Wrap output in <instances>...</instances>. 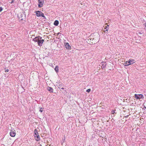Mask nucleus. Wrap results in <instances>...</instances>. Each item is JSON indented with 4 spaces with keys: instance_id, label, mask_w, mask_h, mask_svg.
I'll use <instances>...</instances> for the list:
<instances>
[{
    "instance_id": "aec40b11",
    "label": "nucleus",
    "mask_w": 146,
    "mask_h": 146,
    "mask_svg": "<svg viewBox=\"0 0 146 146\" xmlns=\"http://www.w3.org/2000/svg\"><path fill=\"white\" fill-rule=\"evenodd\" d=\"M91 90L90 89H89L86 90V92L88 93L90 92Z\"/></svg>"
},
{
    "instance_id": "393cba45",
    "label": "nucleus",
    "mask_w": 146,
    "mask_h": 146,
    "mask_svg": "<svg viewBox=\"0 0 146 146\" xmlns=\"http://www.w3.org/2000/svg\"><path fill=\"white\" fill-rule=\"evenodd\" d=\"M61 89L63 90L64 89V88H61Z\"/></svg>"
},
{
    "instance_id": "4468645a",
    "label": "nucleus",
    "mask_w": 146,
    "mask_h": 146,
    "mask_svg": "<svg viewBox=\"0 0 146 146\" xmlns=\"http://www.w3.org/2000/svg\"><path fill=\"white\" fill-rule=\"evenodd\" d=\"M134 60H129V62H130V65L132 64L134 62Z\"/></svg>"
},
{
    "instance_id": "2eb2a0df",
    "label": "nucleus",
    "mask_w": 146,
    "mask_h": 146,
    "mask_svg": "<svg viewBox=\"0 0 146 146\" xmlns=\"http://www.w3.org/2000/svg\"><path fill=\"white\" fill-rule=\"evenodd\" d=\"M54 70H55V71L56 72H58L59 69H58V66H56L54 69Z\"/></svg>"
},
{
    "instance_id": "6e6552de",
    "label": "nucleus",
    "mask_w": 146,
    "mask_h": 146,
    "mask_svg": "<svg viewBox=\"0 0 146 146\" xmlns=\"http://www.w3.org/2000/svg\"><path fill=\"white\" fill-rule=\"evenodd\" d=\"M44 40L43 39L40 40V39H39L38 41V45L40 46H41L42 45V44L44 42Z\"/></svg>"
},
{
    "instance_id": "412c9836",
    "label": "nucleus",
    "mask_w": 146,
    "mask_h": 146,
    "mask_svg": "<svg viewBox=\"0 0 146 146\" xmlns=\"http://www.w3.org/2000/svg\"><path fill=\"white\" fill-rule=\"evenodd\" d=\"M5 72H8L9 71V70L8 69H6V68H5Z\"/></svg>"
},
{
    "instance_id": "20e7f679",
    "label": "nucleus",
    "mask_w": 146,
    "mask_h": 146,
    "mask_svg": "<svg viewBox=\"0 0 146 146\" xmlns=\"http://www.w3.org/2000/svg\"><path fill=\"white\" fill-rule=\"evenodd\" d=\"M25 18V15L23 13L21 14V16L19 17L20 21H23L24 20Z\"/></svg>"
},
{
    "instance_id": "a211bd4d",
    "label": "nucleus",
    "mask_w": 146,
    "mask_h": 146,
    "mask_svg": "<svg viewBox=\"0 0 146 146\" xmlns=\"http://www.w3.org/2000/svg\"><path fill=\"white\" fill-rule=\"evenodd\" d=\"M36 134H38V133L37 132V130L36 129H35V130L34 131V135H36Z\"/></svg>"
},
{
    "instance_id": "dca6fc26",
    "label": "nucleus",
    "mask_w": 146,
    "mask_h": 146,
    "mask_svg": "<svg viewBox=\"0 0 146 146\" xmlns=\"http://www.w3.org/2000/svg\"><path fill=\"white\" fill-rule=\"evenodd\" d=\"M130 65V62H129V61H127L125 63V65L127 66Z\"/></svg>"
},
{
    "instance_id": "9d476101",
    "label": "nucleus",
    "mask_w": 146,
    "mask_h": 146,
    "mask_svg": "<svg viewBox=\"0 0 146 146\" xmlns=\"http://www.w3.org/2000/svg\"><path fill=\"white\" fill-rule=\"evenodd\" d=\"M101 65H102L101 68L102 69L105 68L106 67V64L105 63L102 62L101 63Z\"/></svg>"
},
{
    "instance_id": "1a4fd4ad",
    "label": "nucleus",
    "mask_w": 146,
    "mask_h": 146,
    "mask_svg": "<svg viewBox=\"0 0 146 146\" xmlns=\"http://www.w3.org/2000/svg\"><path fill=\"white\" fill-rule=\"evenodd\" d=\"M34 136L35 137V139L36 141H38L40 140V138L38 134H36V135H34Z\"/></svg>"
},
{
    "instance_id": "f8f14e48",
    "label": "nucleus",
    "mask_w": 146,
    "mask_h": 146,
    "mask_svg": "<svg viewBox=\"0 0 146 146\" xmlns=\"http://www.w3.org/2000/svg\"><path fill=\"white\" fill-rule=\"evenodd\" d=\"M66 47V48L70 49L71 48L70 46L68 43H67L65 45Z\"/></svg>"
},
{
    "instance_id": "5701e85b",
    "label": "nucleus",
    "mask_w": 146,
    "mask_h": 146,
    "mask_svg": "<svg viewBox=\"0 0 146 146\" xmlns=\"http://www.w3.org/2000/svg\"><path fill=\"white\" fill-rule=\"evenodd\" d=\"M111 113L114 114V113H115V111L113 110L111 111Z\"/></svg>"
},
{
    "instance_id": "0eeeda50",
    "label": "nucleus",
    "mask_w": 146,
    "mask_h": 146,
    "mask_svg": "<svg viewBox=\"0 0 146 146\" xmlns=\"http://www.w3.org/2000/svg\"><path fill=\"white\" fill-rule=\"evenodd\" d=\"M42 37L40 36L36 37L34 38L33 39V40L35 42H38L39 39H42Z\"/></svg>"
},
{
    "instance_id": "b1692460",
    "label": "nucleus",
    "mask_w": 146,
    "mask_h": 146,
    "mask_svg": "<svg viewBox=\"0 0 146 146\" xmlns=\"http://www.w3.org/2000/svg\"><path fill=\"white\" fill-rule=\"evenodd\" d=\"M13 2H14V0H13L12 1L11 3H10L11 4H12V3H13Z\"/></svg>"
},
{
    "instance_id": "f3484780",
    "label": "nucleus",
    "mask_w": 146,
    "mask_h": 146,
    "mask_svg": "<svg viewBox=\"0 0 146 146\" xmlns=\"http://www.w3.org/2000/svg\"><path fill=\"white\" fill-rule=\"evenodd\" d=\"M108 27H109V25H107L106 26H104V27L106 29V31H108Z\"/></svg>"
},
{
    "instance_id": "9b49d317",
    "label": "nucleus",
    "mask_w": 146,
    "mask_h": 146,
    "mask_svg": "<svg viewBox=\"0 0 146 146\" xmlns=\"http://www.w3.org/2000/svg\"><path fill=\"white\" fill-rule=\"evenodd\" d=\"M47 89L50 92H53V89L52 88L49 87H48L47 88Z\"/></svg>"
},
{
    "instance_id": "423d86ee",
    "label": "nucleus",
    "mask_w": 146,
    "mask_h": 146,
    "mask_svg": "<svg viewBox=\"0 0 146 146\" xmlns=\"http://www.w3.org/2000/svg\"><path fill=\"white\" fill-rule=\"evenodd\" d=\"M10 135L12 137H14L16 135L15 131V130H11V132L10 133Z\"/></svg>"
},
{
    "instance_id": "ddd939ff",
    "label": "nucleus",
    "mask_w": 146,
    "mask_h": 146,
    "mask_svg": "<svg viewBox=\"0 0 146 146\" xmlns=\"http://www.w3.org/2000/svg\"><path fill=\"white\" fill-rule=\"evenodd\" d=\"M59 24V22L58 20H56L54 22V24L56 26H58Z\"/></svg>"
},
{
    "instance_id": "6ab92c4d",
    "label": "nucleus",
    "mask_w": 146,
    "mask_h": 146,
    "mask_svg": "<svg viewBox=\"0 0 146 146\" xmlns=\"http://www.w3.org/2000/svg\"><path fill=\"white\" fill-rule=\"evenodd\" d=\"M43 108H40V111L41 112H42L43 110Z\"/></svg>"
},
{
    "instance_id": "4be33fe9",
    "label": "nucleus",
    "mask_w": 146,
    "mask_h": 146,
    "mask_svg": "<svg viewBox=\"0 0 146 146\" xmlns=\"http://www.w3.org/2000/svg\"><path fill=\"white\" fill-rule=\"evenodd\" d=\"M3 8L2 7H0V12L3 10Z\"/></svg>"
},
{
    "instance_id": "39448f33",
    "label": "nucleus",
    "mask_w": 146,
    "mask_h": 146,
    "mask_svg": "<svg viewBox=\"0 0 146 146\" xmlns=\"http://www.w3.org/2000/svg\"><path fill=\"white\" fill-rule=\"evenodd\" d=\"M99 36L98 34H97L96 36L92 40H95L96 41L95 42H94V44H95V43L99 41L98 40V38Z\"/></svg>"
},
{
    "instance_id": "f03ea898",
    "label": "nucleus",
    "mask_w": 146,
    "mask_h": 146,
    "mask_svg": "<svg viewBox=\"0 0 146 146\" xmlns=\"http://www.w3.org/2000/svg\"><path fill=\"white\" fill-rule=\"evenodd\" d=\"M135 97L137 99L139 100L141 99H142L144 98L143 95L141 94H135Z\"/></svg>"
},
{
    "instance_id": "f257e3e1",
    "label": "nucleus",
    "mask_w": 146,
    "mask_h": 146,
    "mask_svg": "<svg viewBox=\"0 0 146 146\" xmlns=\"http://www.w3.org/2000/svg\"><path fill=\"white\" fill-rule=\"evenodd\" d=\"M36 15L37 17H39L42 16V17H44V14L41 12L38 11L35 12Z\"/></svg>"
},
{
    "instance_id": "7ed1b4c3",
    "label": "nucleus",
    "mask_w": 146,
    "mask_h": 146,
    "mask_svg": "<svg viewBox=\"0 0 146 146\" xmlns=\"http://www.w3.org/2000/svg\"><path fill=\"white\" fill-rule=\"evenodd\" d=\"M38 1L39 2L38 7H41L42 6L44 3V0H38Z\"/></svg>"
}]
</instances>
